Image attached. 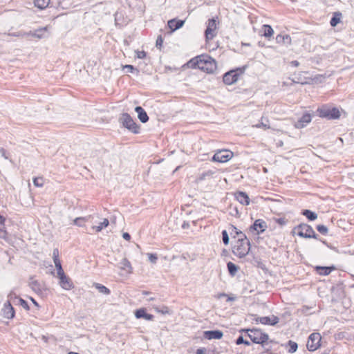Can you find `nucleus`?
Instances as JSON below:
<instances>
[{
	"label": "nucleus",
	"mask_w": 354,
	"mask_h": 354,
	"mask_svg": "<svg viewBox=\"0 0 354 354\" xmlns=\"http://www.w3.org/2000/svg\"><path fill=\"white\" fill-rule=\"evenodd\" d=\"M190 64L192 66L208 73H213L216 68L215 60L207 55H201L192 59Z\"/></svg>",
	"instance_id": "1"
},
{
	"label": "nucleus",
	"mask_w": 354,
	"mask_h": 354,
	"mask_svg": "<svg viewBox=\"0 0 354 354\" xmlns=\"http://www.w3.org/2000/svg\"><path fill=\"white\" fill-rule=\"evenodd\" d=\"M241 237H239L234 243L232 252L234 255L239 258L245 257L250 252V243L245 234L240 232Z\"/></svg>",
	"instance_id": "2"
},
{
	"label": "nucleus",
	"mask_w": 354,
	"mask_h": 354,
	"mask_svg": "<svg viewBox=\"0 0 354 354\" xmlns=\"http://www.w3.org/2000/svg\"><path fill=\"white\" fill-rule=\"evenodd\" d=\"M317 112L319 117L327 119H337L340 117V112L338 109L331 108L327 105L321 106L317 110Z\"/></svg>",
	"instance_id": "3"
},
{
	"label": "nucleus",
	"mask_w": 354,
	"mask_h": 354,
	"mask_svg": "<svg viewBox=\"0 0 354 354\" xmlns=\"http://www.w3.org/2000/svg\"><path fill=\"white\" fill-rule=\"evenodd\" d=\"M243 331H245L248 333V337L254 343L263 344L268 339V335L266 333H263L259 329H245L243 330Z\"/></svg>",
	"instance_id": "4"
},
{
	"label": "nucleus",
	"mask_w": 354,
	"mask_h": 354,
	"mask_svg": "<svg viewBox=\"0 0 354 354\" xmlns=\"http://www.w3.org/2000/svg\"><path fill=\"white\" fill-rule=\"evenodd\" d=\"M294 230L301 237L317 239V234L315 232L313 227L307 224H300L295 227Z\"/></svg>",
	"instance_id": "5"
},
{
	"label": "nucleus",
	"mask_w": 354,
	"mask_h": 354,
	"mask_svg": "<svg viewBox=\"0 0 354 354\" xmlns=\"http://www.w3.org/2000/svg\"><path fill=\"white\" fill-rule=\"evenodd\" d=\"M233 157V153L230 150L222 149L217 151L212 160L214 162H226Z\"/></svg>",
	"instance_id": "6"
},
{
	"label": "nucleus",
	"mask_w": 354,
	"mask_h": 354,
	"mask_svg": "<svg viewBox=\"0 0 354 354\" xmlns=\"http://www.w3.org/2000/svg\"><path fill=\"white\" fill-rule=\"evenodd\" d=\"M322 339V337L319 333H312L308 339L307 342V348L310 351H315L317 349H318L320 346V342Z\"/></svg>",
	"instance_id": "7"
},
{
	"label": "nucleus",
	"mask_w": 354,
	"mask_h": 354,
	"mask_svg": "<svg viewBox=\"0 0 354 354\" xmlns=\"http://www.w3.org/2000/svg\"><path fill=\"white\" fill-rule=\"evenodd\" d=\"M121 120L124 127L131 131L137 133L139 132V127L136 124L133 118L128 113H123Z\"/></svg>",
	"instance_id": "8"
},
{
	"label": "nucleus",
	"mask_w": 354,
	"mask_h": 354,
	"mask_svg": "<svg viewBox=\"0 0 354 354\" xmlns=\"http://www.w3.org/2000/svg\"><path fill=\"white\" fill-rule=\"evenodd\" d=\"M243 73L240 68L232 70L225 73L223 77V82L225 84L231 85L237 82L239 76Z\"/></svg>",
	"instance_id": "9"
},
{
	"label": "nucleus",
	"mask_w": 354,
	"mask_h": 354,
	"mask_svg": "<svg viewBox=\"0 0 354 354\" xmlns=\"http://www.w3.org/2000/svg\"><path fill=\"white\" fill-rule=\"evenodd\" d=\"M217 24L214 19L208 20L205 35L207 40L212 39L216 35Z\"/></svg>",
	"instance_id": "10"
},
{
	"label": "nucleus",
	"mask_w": 354,
	"mask_h": 354,
	"mask_svg": "<svg viewBox=\"0 0 354 354\" xmlns=\"http://www.w3.org/2000/svg\"><path fill=\"white\" fill-rule=\"evenodd\" d=\"M267 227L266 221L262 219H257L254 221L253 225L250 227L249 230L253 234H259L263 232Z\"/></svg>",
	"instance_id": "11"
},
{
	"label": "nucleus",
	"mask_w": 354,
	"mask_h": 354,
	"mask_svg": "<svg viewBox=\"0 0 354 354\" xmlns=\"http://www.w3.org/2000/svg\"><path fill=\"white\" fill-rule=\"evenodd\" d=\"M253 320L257 324L261 323L264 325L274 326L279 322V319L275 315H272L271 317H256Z\"/></svg>",
	"instance_id": "12"
},
{
	"label": "nucleus",
	"mask_w": 354,
	"mask_h": 354,
	"mask_svg": "<svg viewBox=\"0 0 354 354\" xmlns=\"http://www.w3.org/2000/svg\"><path fill=\"white\" fill-rule=\"evenodd\" d=\"M57 277L59 279V284L63 289L70 290L74 288L72 280L64 272L58 274Z\"/></svg>",
	"instance_id": "13"
},
{
	"label": "nucleus",
	"mask_w": 354,
	"mask_h": 354,
	"mask_svg": "<svg viewBox=\"0 0 354 354\" xmlns=\"http://www.w3.org/2000/svg\"><path fill=\"white\" fill-rule=\"evenodd\" d=\"M118 268L121 270V275L127 274L129 275L133 272V268L130 261L126 259L123 258L122 261L119 263Z\"/></svg>",
	"instance_id": "14"
},
{
	"label": "nucleus",
	"mask_w": 354,
	"mask_h": 354,
	"mask_svg": "<svg viewBox=\"0 0 354 354\" xmlns=\"http://www.w3.org/2000/svg\"><path fill=\"white\" fill-rule=\"evenodd\" d=\"M2 315L7 319H12L15 316V310L11 304L8 301H6L1 308Z\"/></svg>",
	"instance_id": "15"
},
{
	"label": "nucleus",
	"mask_w": 354,
	"mask_h": 354,
	"mask_svg": "<svg viewBox=\"0 0 354 354\" xmlns=\"http://www.w3.org/2000/svg\"><path fill=\"white\" fill-rule=\"evenodd\" d=\"M312 115L309 113H305L301 118L295 123V127L297 129H301L305 127L308 123L311 122Z\"/></svg>",
	"instance_id": "16"
},
{
	"label": "nucleus",
	"mask_w": 354,
	"mask_h": 354,
	"mask_svg": "<svg viewBox=\"0 0 354 354\" xmlns=\"http://www.w3.org/2000/svg\"><path fill=\"white\" fill-rule=\"evenodd\" d=\"M46 31L47 27H44L37 29L34 32L30 31L28 32H24L22 35L24 37L32 36L37 39H41L46 37Z\"/></svg>",
	"instance_id": "17"
},
{
	"label": "nucleus",
	"mask_w": 354,
	"mask_h": 354,
	"mask_svg": "<svg viewBox=\"0 0 354 354\" xmlns=\"http://www.w3.org/2000/svg\"><path fill=\"white\" fill-rule=\"evenodd\" d=\"M223 333L221 330H206L204 332V337L207 339H220L223 337Z\"/></svg>",
	"instance_id": "18"
},
{
	"label": "nucleus",
	"mask_w": 354,
	"mask_h": 354,
	"mask_svg": "<svg viewBox=\"0 0 354 354\" xmlns=\"http://www.w3.org/2000/svg\"><path fill=\"white\" fill-rule=\"evenodd\" d=\"M94 218H95V216H92V215H88V216H84V217H78L73 220V224L77 226H79V227H84V223L85 222H91L92 223H95L93 221Z\"/></svg>",
	"instance_id": "19"
},
{
	"label": "nucleus",
	"mask_w": 354,
	"mask_h": 354,
	"mask_svg": "<svg viewBox=\"0 0 354 354\" xmlns=\"http://www.w3.org/2000/svg\"><path fill=\"white\" fill-rule=\"evenodd\" d=\"M236 200L243 205H248L250 203V198L248 194L243 192H239L235 194Z\"/></svg>",
	"instance_id": "20"
},
{
	"label": "nucleus",
	"mask_w": 354,
	"mask_h": 354,
	"mask_svg": "<svg viewBox=\"0 0 354 354\" xmlns=\"http://www.w3.org/2000/svg\"><path fill=\"white\" fill-rule=\"evenodd\" d=\"M276 41L279 44L289 46L291 44V37L289 35H278L276 37Z\"/></svg>",
	"instance_id": "21"
},
{
	"label": "nucleus",
	"mask_w": 354,
	"mask_h": 354,
	"mask_svg": "<svg viewBox=\"0 0 354 354\" xmlns=\"http://www.w3.org/2000/svg\"><path fill=\"white\" fill-rule=\"evenodd\" d=\"M135 111L138 113V117L141 122L145 123L149 120L146 111L141 106H136Z\"/></svg>",
	"instance_id": "22"
},
{
	"label": "nucleus",
	"mask_w": 354,
	"mask_h": 354,
	"mask_svg": "<svg viewBox=\"0 0 354 354\" xmlns=\"http://www.w3.org/2000/svg\"><path fill=\"white\" fill-rule=\"evenodd\" d=\"M184 23L183 20H176L174 19L168 21V26L172 31H174L181 28Z\"/></svg>",
	"instance_id": "23"
},
{
	"label": "nucleus",
	"mask_w": 354,
	"mask_h": 354,
	"mask_svg": "<svg viewBox=\"0 0 354 354\" xmlns=\"http://www.w3.org/2000/svg\"><path fill=\"white\" fill-rule=\"evenodd\" d=\"M135 316L138 319L143 318L146 320H152L153 318L152 315L147 313L143 308L137 310L135 313Z\"/></svg>",
	"instance_id": "24"
},
{
	"label": "nucleus",
	"mask_w": 354,
	"mask_h": 354,
	"mask_svg": "<svg viewBox=\"0 0 354 354\" xmlns=\"http://www.w3.org/2000/svg\"><path fill=\"white\" fill-rule=\"evenodd\" d=\"M109 225V221L107 218H104L102 222H100L97 225H92V230H95L96 232H101L102 229L106 227Z\"/></svg>",
	"instance_id": "25"
},
{
	"label": "nucleus",
	"mask_w": 354,
	"mask_h": 354,
	"mask_svg": "<svg viewBox=\"0 0 354 354\" xmlns=\"http://www.w3.org/2000/svg\"><path fill=\"white\" fill-rule=\"evenodd\" d=\"M317 273L320 275L326 276L328 275L333 270H334L333 267H321L317 266L316 268Z\"/></svg>",
	"instance_id": "26"
},
{
	"label": "nucleus",
	"mask_w": 354,
	"mask_h": 354,
	"mask_svg": "<svg viewBox=\"0 0 354 354\" xmlns=\"http://www.w3.org/2000/svg\"><path fill=\"white\" fill-rule=\"evenodd\" d=\"M50 0H35V6L40 10H44L47 8L50 3Z\"/></svg>",
	"instance_id": "27"
},
{
	"label": "nucleus",
	"mask_w": 354,
	"mask_h": 354,
	"mask_svg": "<svg viewBox=\"0 0 354 354\" xmlns=\"http://www.w3.org/2000/svg\"><path fill=\"white\" fill-rule=\"evenodd\" d=\"M262 30L263 31V35L266 38L271 37L274 34V30L270 25H263Z\"/></svg>",
	"instance_id": "28"
},
{
	"label": "nucleus",
	"mask_w": 354,
	"mask_h": 354,
	"mask_svg": "<svg viewBox=\"0 0 354 354\" xmlns=\"http://www.w3.org/2000/svg\"><path fill=\"white\" fill-rule=\"evenodd\" d=\"M93 286L97 289L98 290V291L103 294V295H108L110 294L111 291L110 290L106 288V286L100 284V283H95L93 284Z\"/></svg>",
	"instance_id": "29"
},
{
	"label": "nucleus",
	"mask_w": 354,
	"mask_h": 354,
	"mask_svg": "<svg viewBox=\"0 0 354 354\" xmlns=\"http://www.w3.org/2000/svg\"><path fill=\"white\" fill-rule=\"evenodd\" d=\"M8 300L6 301H8L10 303L12 302L15 304H17L18 302V299H20V297H19L17 294L15 292L14 290H11L9 294L8 295Z\"/></svg>",
	"instance_id": "30"
},
{
	"label": "nucleus",
	"mask_w": 354,
	"mask_h": 354,
	"mask_svg": "<svg viewBox=\"0 0 354 354\" xmlns=\"http://www.w3.org/2000/svg\"><path fill=\"white\" fill-rule=\"evenodd\" d=\"M342 14L339 12H335L334 16L332 17L330 21L331 26L335 27L340 22Z\"/></svg>",
	"instance_id": "31"
},
{
	"label": "nucleus",
	"mask_w": 354,
	"mask_h": 354,
	"mask_svg": "<svg viewBox=\"0 0 354 354\" xmlns=\"http://www.w3.org/2000/svg\"><path fill=\"white\" fill-rule=\"evenodd\" d=\"M227 267L229 273L232 276H234L236 274V272L238 271V269H239L238 266H236L232 262H228L227 264Z\"/></svg>",
	"instance_id": "32"
},
{
	"label": "nucleus",
	"mask_w": 354,
	"mask_h": 354,
	"mask_svg": "<svg viewBox=\"0 0 354 354\" xmlns=\"http://www.w3.org/2000/svg\"><path fill=\"white\" fill-rule=\"evenodd\" d=\"M302 214L306 216L310 221H314L317 218L316 213L308 209L304 210Z\"/></svg>",
	"instance_id": "33"
},
{
	"label": "nucleus",
	"mask_w": 354,
	"mask_h": 354,
	"mask_svg": "<svg viewBox=\"0 0 354 354\" xmlns=\"http://www.w3.org/2000/svg\"><path fill=\"white\" fill-rule=\"evenodd\" d=\"M264 118H261V122L255 125L257 128H263L264 129H268L270 128L268 120H266L264 122Z\"/></svg>",
	"instance_id": "34"
},
{
	"label": "nucleus",
	"mask_w": 354,
	"mask_h": 354,
	"mask_svg": "<svg viewBox=\"0 0 354 354\" xmlns=\"http://www.w3.org/2000/svg\"><path fill=\"white\" fill-rule=\"evenodd\" d=\"M53 261H54L55 266L57 270V275L61 274L62 273L64 272L62 269L60 260L59 259L54 258Z\"/></svg>",
	"instance_id": "35"
},
{
	"label": "nucleus",
	"mask_w": 354,
	"mask_h": 354,
	"mask_svg": "<svg viewBox=\"0 0 354 354\" xmlns=\"http://www.w3.org/2000/svg\"><path fill=\"white\" fill-rule=\"evenodd\" d=\"M288 346H289L288 352L290 353H295L298 348L297 344L291 340H290L288 342Z\"/></svg>",
	"instance_id": "36"
},
{
	"label": "nucleus",
	"mask_w": 354,
	"mask_h": 354,
	"mask_svg": "<svg viewBox=\"0 0 354 354\" xmlns=\"http://www.w3.org/2000/svg\"><path fill=\"white\" fill-rule=\"evenodd\" d=\"M317 231L321 233L322 234H326L328 233V228L326 226L324 225H318L317 226Z\"/></svg>",
	"instance_id": "37"
},
{
	"label": "nucleus",
	"mask_w": 354,
	"mask_h": 354,
	"mask_svg": "<svg viewBox=\"0 0 354 354\" xmlns=\"http://www.w3.org/2000/svg\"><path fill=\"white\" fill-rule=\"evenodd\" d=\"M212 172L211 171H208V172H205V173H203L202 174H201L196 179V182L197 183H199L203 180L205 179L206 176H211L212 175Z\"/></svg>",
	"instance_id": "38"
},
{
	"label": "nucleus",
	"mask_w": 354,
	"mask_h": 354,
	"mask_svg": "<svg viewBox=\"0 0 354 354\" xmlns=\"http://www.w3.org/2000/svg\"><path fill=\"white\" fill-rule=\"evenodd\" d=\"M155 309L158 313H162L163 315L169 313V310L168 307L165 306H162L161 308H156Z\"/></svg>",
	"instance_id": "39"
},
{
	"label": "nucleus",
	"mask_w": 354,
	"mask_h": 354,
	"mask_svg": "<svg viewBox=\"0 0 354 354\" xmlns=\"http://www.w3.org/2000/svg\"><path fill=\"white\" fill-rule=\"evenodd\" d=\"M149 260L151 263L155 264L158 260V256L156 254L147 253Z\"/></svg>",
	"instance_id": "40"
},
{
	"label": "nucleus",
	"mask_w": 354,
	"mask_h": 354,
	"mask_svg": "<svg viewBox=\"0 0 354 354\" xmlns=\"http://www.w3.org/2000/svg\"><path fill=\"white\" fill-rule=\"evenodd\" d=\"M43 182L44 180L42 178H35L33 179V183L36 187H42Z\"/></svg>",
	"instance_id": "41"
},
{
	"label": "nucleus",
	"mask_w": 354,
	"mask_h": 354,
	"mask_svg": "<svg viewBox=\"0 0 354 354\" xmlns=\"http://www.w3.org/2000/svg\"><path fill=\"white\" fill-rule=\"evenodd\" d=\"M222 236H223V241L225 245H227L229 243V236L226 230H223L222 232Z\"/></svg>",
	"instance_id": "42"
},
{
	"label": "nucleus",
	"mask_w": 354,
	"mask_h": 354,
	"mask_svg": "<svg viewBox=\"0 0 354 354\" xmlns=\"http://www.w3.org/2000/svg\"><path fill=\"white\" fill-rule=\"evenodd\" d=\"M163 44V39L161 35H158L156 41V48L160 49Z\"/></svg>",
	"instance_id": "43"
},
{
	"label": "nucleus",
	"mask_w": 354,
	"mask_h": 354,
	"mask_svg": "<svg viewBox=\"0 0 354 354\" xmlns=\"http://www.w3.org/2000/svg\"><path fill=\"white\" fill-rule=\"evenodd\" d=\"M17 304L21 305L26 310L29 309L28 303L24 299H23L21 298H20V299H18V302Z\"/></svg>",
	"instance_id": "44"
},
{
	"label": "nucleus",
	"mask_w": 354,
	"mask_h": 354,
	"mask_svg": "<svg viewBox=\"0 0 354 354\" xmlns=\"http://www.w3.org/2000/svg\"><path fill=\"white\" fill-rule=\"evenodd\" d=\"M136 57L138 59H143L146 57L147 53L144 50L140 51V50H136L135 51Z\"/></svg>",
	"instance_id": "45"
},
{
	"label": "nucleus",
	"mask_w": 354,
	"mask_h": 354,
	"mask_svg": "<svg viewBox=\"0 0 354 354\" xmlns=\"http://www.w3.org/2000/svg\"><path fill=\"white\" fill-rule=\"evenodd\" d=\"M31 287L35 291L41 290L40 284L37 281H34L31 283Z\"/></svg>",
	"instance_id": "46"
},
{
	"label": "nucleus",
	"mask_w": 354,
	"mask_h": 354,
	"mask_svg": "<svg viewBox=\"0 0 354 354\" xmlns=\"http://www.w3.org/2000/svg\"><path fill=\"white\" fill-rule=\"evenodd\" d=\"M243 342H244V339H243V336H239V337L236 339V344L237 345H239V344H243Z\"/></svg>",
	"instance_id": "47"
},
{
	"label": "nucleus",
	"mask_w": 354,
	"mask_h": 354,
	"mask_svg": "<svg viewBox=\"0 0 354 354\" xmlns=\"http://www.w3.org/2000/svg\"><path fill=\"white\" fill-rule=\"evenodd\" d=\"M4 226L3 224L0 225V236L3 237L5 236L6 232L3 230Z\"/></svg>",
	"instance_id": "48"
},
{
	"label": "nucleus",
	"mask_w": 354,
	"mask_h": 354,
	"mask_svg": "<svg viewBox=\"0 0 354 354\" xmlns=\"http://www.w3.org/2000/svg\"><path fill=\"white\" fill-rule=\"evenodd\" d=\"M232 232H234L238 236V238L241 237V234H240L241 231L238 230V229L234 226H232Z\"/></svg>",
	"instance_id": "49"
},
{
	"label": "nucleus",
	"mask_w": 354,
	"mask_h": 354,
	"mask_svg": "<svg viewBox=\"0 0 354 354\" xmlns=\"http://www.w3.org/2000/svg\"><path fill=\"white\" fill-rule=\"evenodd\" d=\"M124 68L128 70V72L132 73L134 70V67L132 65H126L124 66Z\"/></svg>",
	"instance_id": "50"
},
{
	"label": "nucleus",
	"mask_w": 354,
	"mask_h": 354,
	"mask_svg": "<svg viewBox=\"0 0 354 354\" xmlns=\"http://www.w3.org/2000/svg\"><path fill=\"white\" fill-rule=\"evenodd\" d=\"M122 237L127 241H129L131 239L130 234L127 232H124L122 234Z\"/></svg>",
	"instance_id": "51"
},
{
	"label": "nucleus",
	"mask_w": 354,
	"mask_h": 354,
	"mask_svg": "<svg viewBox=\"0 0 354 354\" xmlns=\"http://www.w3.org/2000/svg\"><path fill=\"white\" fill-rule=\"evenodd\" d=\"M196 354H206L205 348H202L197 349Z\"/></svg>",
	"instance_id": "52"
},
{
	"label": "nucleus",
	"mask_w": 354,
	"mask_h": 354,
	"mask_svg": "<svg viewBox=\"0 0 354 354\" xmlns=\"http://www.w3.org/2000/svg\"><path fill=\"white\" fill-rule=\"evenodd\" d=\"M53 259L54 258L59 259V251L57 249H55L53 250Z\"/></svg>",
	"instance_id": "53"
},
{
	"label": "nucleus",
	"mask_w": 354,
	"mask_h": 354,
	"mask_svg": "<svg viewBox=\"0 0 354 354\" xmlns=\"http://www.w3.org/2000/svg\"><path fill=\"white\" fill-rule=\"evenodd\" d=\"M227 297V294H225V293H224V292L218 293V294L216 296V297L217 299H221V298H222V297Z\"/></svg>",
	"instance_id": "54"
},
{
	"label": "nucleus",
	"mask_w": 354,
	"mask_h": 354,
	"mask_svg": "<svg viewBox=\"0 0 354 354\" xmlns=\"http://www.w3.org/2000/svg\"><path fill=\"white\" fill-rule=\"evenodd\" d=\"M277 222L279 225H285V223H286V221H285V219H284V218H281L277 219Z\"/></svg>",
	"instance_id": "55"
},
{
	"label": "nucleus",
	"mask_w": 354,
	"mask_h": 354,
	"mask_svg": "<svg viewBox=\"0 0 354 354\" xmlns=\"http://www.w3.org/2000/svg\"><path fill=\"white\" fill-rule=\"evenodd\" d=\"M290 64H291V66H292L297 67V66H299V62H298V61H297V60H294V61H292V62H290Z\"/></svg>",
	"instance_id": "56"
},
{
	"label": "nucleus",
	"mask_w": 354,
	"mask_h": 354,
	"mask_svg": "<svg viewBox=\"0 0 354 354\" xmlns=\"http://www.w3.org/2000/svg\"><path fill=\"white\" fill-rule=\"evenodd\" d=\"M227 301H234L235 300V297H230L227 295Z\"/></svg>",
	"instance_id": "57"
},
{
	"label": "nucleus",
	"mask_w": 354,
	"mask_h": 354,
	"mask_svg": "<svg viewBox=\"0 0 354 354\" xmlns=\"http://www.w3.org/2000/svg\"><path fill=\"white\" fill-rule=\"evenodd\" d=\"M5 218L0 214V225L3 224Z\"/></svg>",
	"instance_id": "58"
},
{
	"label": "nucleus",
	"mask_w": 354,
	"mask_h": 354,
	"mask_svg": "<svg viewBox=\"0 0 354 354\" xmlns=\"http://www.w3.org/2000/svg\"><path fill=\"white\" fill-rule=\"evenodd\" d=\"M243 344H245L246 345H250V342L248 341H246V340H244Z\"/></svg>",
	"instance_id": "59"
},
{
	"label": "nucleus",
	"mask_w": 354,
	"mask_h": 354,
	"mask_svg": "<svg viewBox=\"0 0 354 354\" xmlns=\"http://www.w3.org/2000/svg\"><path fill=\"white\" fill-rule=\"evenodd\" d=\"M68 354H79V353H75V352H69Z\"/></svg>",
	"instance_id": "60"
},
{
	"label": "nucleus",
	"mask_w": 354,
	"mask_h": 354,
	"mask_svg": "<svg viewBox=\"0 0 354 354\" xmlns=\"http://www.w3.org/2000/svg\"><path fill=\"white\" fill-rule=\"evenodd\" d=\"M32 301H33V304L37 305V303L34 299H32Z\"/></svg>",
	"instance_id": "61"
}]
</instances>
